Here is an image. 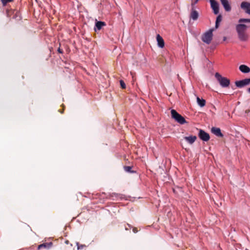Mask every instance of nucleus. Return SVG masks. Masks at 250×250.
Wrapping results in <instances>:
<instances>
[{"instance_id":"412c9836","label":"nucleus","mask_w":250,"mask_h":250,"mask_svg":"<svg viewBox=\"0 0 250 250\" xmlns=\"http://www.w3.org/2000/svg\"><path fill=\"white\" fill-rule=\"evenodd\" d=\"M242 81H243L244 84L245 85H247L249 84L250 83V79H245L242 80Z\"/></svg>"},{"instance_id":"9d476101","label":"nucleus","mask_w":250,"mask_h":250,"mask_svg":"<svg viewBox=\"0 0 250 250\" xmlns=\"http://www.w3.org/2000/svg\"><path fill=\"white\" fill-rule=\"evenodd\" d=\"M199 17L198 12L195 10V7H191V11L190 14V17L192 20L195 21L197 20Z\"/></svg>"},{"instance_id":"9b49d317","label":"nucleus","mask_w":250,"mask_h":250,"mask_svg":"<svg viewBox=\"0 0 250 250\" xmlns=\"http://www.w3.org/2000/svg\"><path fill=\"white\" fill-rule=\"evenodd\" d=\"M211 132L218 137H222L223 134L221 133V129L219 128L213 127L211 129Z\"/></svg>"},{"instance_id":"7ed1b4c3","label":"nucleus","mask_w":250,"mask_h":250,"mask_svg":"<svg viewBox=\"0 0 250 250\" xmlns=\"http://www.w3.org/2000/svg\"><path fill=\"white\" fill-rule=\"evenodd\" d=\"M171 117L176 122L180 124H184L186 123V121L185 118L179 114L175 110L172 109L171 110Z\"/></svg>"},{"instance_id":"f257e3e1","label":"nucleus","mask_w":250,"mask_h":250,"mask_svg":"<svg viewBox=\"0 0 250 250\" xmlns=\"http://www.w3.org/2000/svg\"><path fill=\"white\" fill-rule=\"evenodd\" d=\"M247 28L248 26L244 24H239L236 26L238 38L242 41H246L248 39V35L246 33Z\"/></svg>"},{"instance_id":"6e6552de","label":"nucleus","mask_w":250,"mask_h":250,"mask_svg":"<svg viewBox=\"0 0 250 250\" xmlns=\"http://www.w3.org/2000/svg\"><path fill=\"white\" fill-rule=\"evenodd\" d=\"M241 8L243 9L245 12L250 14V3L246 1H243L241 4Z\"/></svg>"},{"instance_id":"4be33fe9","label":"nucleus","mask_w":250,"mask_h":250,"mask_svg":"<svg viewBox=\"0 0 250 250\" xmlns=\"http://www.w3.org/2000/svg\"><path fill=\"white\" fill-rule=\"evenodd\" d=\"M120 83L121 87L123 89H125V87H126L125 84V83H124V82L123 80H120Z\"/></svg>"},{"instance_id":"f3484780","label":"nucleus","mask_w":250,"mask_h":250,"mask_svg":"<svg viewBox=\"0 0 250 250\" xmlns=\"http://www.w3.org/2000/svg\"><path fill=\"white\" fill-rule=\"evenodd\" d=\"M235 85L239 88H242V87H244V86H245V85L244 84V83L242 80L236 81L235 82Z\"/></svg>"},{"instance_id":"6ab92c4d","label":"nucleus","mask_w":250,"mask_h":250,"mask_svg":"<svg viewBox=\"0 0 250 250\" xmlns=\"http://www.w3.org/2000/svg\"><path fill=\"white\" fill-rule=\"evenodd\" d=\"M124 170L127 172L132 173L133 171L131 170L132 167L130 166H125L124 167Z\"/></svg>"},{"instance_id":"c756f323","label":"nucleus","mask_w":250,"mask_h":250,"mask_svg":"<svg viewBox=\"0 0 250 250\" xmlns=\"http://www.w3.org/2000/svg\"><path fill=\"white\" fill-rule=\"evenodd\" d=\"M191 1H192V0H191Z\"/></svg>"},{"instance_id":"20e7f679","label":"nucleus","mask_w":250,"mask_h":250,"mask_svg":"<svg viewBox=\"0 0 250 250\" xmlns=\"http://www.w3.org/2000/svg\"><path fill=\"white\" fill-rule=\"evenodd\" d=\"M212 29H210L208 31L205 33L202 36V40L203 42L209 44L212 39Z\"/></svg>"},{"instance_id":"393cba45","label":"nucleus","mask_w":250,"mask_h":250,"mask_svg":"<svg viewBox=\"0 0 250 250\" xmlns=\"http://www.w3.org/2000/svg\"><path fill=\"white\" fill-rule=\"evenodd\" d=\"M132 230H133V232H134V233H137L138 232V229H137V228H134Z\"/></svg>"},{"instance_id":"c85d7f7f","label":"nucleus","mask_w":250,"mask_h":250,"mask_svg":"<svg viewBox=\"0 0 250 250\" xmlns=\"http://www.w3.org/2000/svg\"><path fill=\"white\" fill-rule=\"evenodd\" d=\"M248 91L250 93V87L248 89Z\"/></svg>"},{"instance_id":"2eb2a0df","label":"nucleus","mask_w":250,"mask_h":250,"mask_svg":"<svg viewBox=\"0 0 250 250\" xmlns=\"http://www.w3.org/2000/svg\"><path fill=\"white\" fill-rule=\"evenodd\" d=\"M105 25L106 24L104 21H97L95 23V26L98 30H100L103 26Z\"/></svg>"},{"instance_id":"a211bd4d","label":"nucleus","mask_w":250,"mask_h":250,"mask_svg":"<svg viewBox=\"0 0 250 250\" xmlns=\"http://www.w3.org/2000/svg\"><path fill=\"white\" fill-rule=\"evenodd\" d=\"M222 19V16L221 15H219L217 16V17L216 18V22H215V28H217L218 27L219 24L221 21Z\"/></svg>"},{"instance_id":"ddd939ff","label":"nucleus","mask_w":250,"mask_h":250,"mask_svg":"<svg viewBox=\"0 0 250 250\" xmlns=\"http://www.w3.org/2000/svg\"><path fill=\"white\" fill-rule=\"evenodd\" d=\"M239 69L242 73H248L250 72V68L244 64L240 65Z\"/></svg>"},{"instance_id":"a878e982","label":"nucleus","mask_w":250,"mask_h":250,"mask_svg":"<svg viewBox=\"0 0 250 250\" xmlns=\"http://www.w3.org/2000/svg\"><path fill=\"white\" fill-rule=\"evenodd\" d=\"M58 51L60 53H63V51L62 49H61L60 48H59L58 49Z\"/></svg>"},{"instance_id":"dca6fc26","label":"nucleus","mask_w":250,"mask_h":250,"mask_svg":"<svg viewBox=\"0 0 250 250\" xmlns=\"http://www.w3.org/2000/svg\"><path fill=\"white\" fill-rule=\"evenodd\" d=\"M197 102L199 105L203 107L205 105L206 101L203 99H201L199 97L197 98Z\"/></svg>"},{"instance_id":"423d86ee","label":"nucleus","mask_w":250,"mask_h":250,"mask_svg":"<svg viewBox=\"0 0 250 250\" xmlns=\"http://www.w3.org/2000/svg\"><path fill=\"white\" fill-rule=\"evenodd\" d=\"M211 7L214 13L217 15L219 13V4L215 0H210Z\"/></svg>"},{"instance_id":"5701e85b","label":"nucleus","mask_w":250,"mask_h":250,"mask_svg":"<svg viewBox=\"0 0 250 250\" xmlns=\"http://www.w3.org/2000/svg\"><path fill=\"white\" fill-rule=\"evenodd\" d=\"M13 0H1L3 5H5L7 3L12 2Z\"/></svg>"},{"instance_id":"cd10ccee","label":"nucleus","mask_w":250,"mask_h":250,"mask_svg":"<svg viewBox=\"0 0 250 250\" xmlns=\"http://www.w3.org/2000/svg\"><path fill=\"white\" fill-rule=\"evenodd\" d=\"M24 226L25 227H26L27 228H29V226L28 225L26 224H24Z\"/></svg>"},{"instance_id":"39448f33","label":"nucleus","mask_w":250,"mask_h":250,"mask_svg":"<svg viewBox=\"0 0 250 250\" xmlns=\"http://www.w3.org/2000/svg\"><path fill=\"white\" fill-rule=\"evenodd\" d=\"M198 136L201 140L205 142L208 141L210 139L209 134L201 129H199Z\"/></svg>"},{"instance_id":"b1692460","label":"nucleus","mask_w":250,"mask_h":250,"mask_svg":"<svg viewBox=\"0 0 250 250\" xmlns=\"http://www.w3.org/2000/svg\"><path fill=\"white\" fill-rule=\"evenodd\" d=\"M199 0H192L191 3V7H195V5L199 1Z\"/></svg>"},{"instance_id":"f03ea898","label":"nucleus","mask_w":250,"mask_h":250,"mask_svg":"<svg viewBox=\"0 0 250 250\" xmlns=\"http://www.w3.org/2000/svg\"><path fill=\"white\" fill-rule=\"evenodd\" d=\"M215 77L222 87H227L229 86L230 81L228 78L222 77L218 72L215 73Z\"/></svg>"},{"instance_id":"f8f14e48","label":"nucleus","mask_w":250,"mask_h":250,"mask_svg":"<svg viewBox=\"0 0 250 250\" xmlns=\"http://www.w3.org/2000/svg\"><path fill=\"white\" fill-rule=\"evenodd\" d=\"M156 39L158 46L161 48H163L165 46V42L163 39L159 34H158L156 37Z\"/></svg>"},{"instance_id":"0eeeda50","label":"nucleus","mask_w":250,"mask_h":250,"mask_svg":"<svg viewBox=\"0 0 250 250\" xmlns=\"http://www.w3.org/2000/svg\"><path fill=\"white\" fill-rule=\"evenodd\" d=\"M53 246V243L52 242H46V243H43L42 244H40L38 246V250H41V249H45V250H48L49 249H50Z\"/></svg>"},{"instance_id":"1a4fd4ad","label":"nucleus","mask_w":250,"mask_h":250,"mask_svg":"<svg viewBox=\"0 0 250 250\" xmlns=\"http://www.w3.org/2000/svg\"><path fill=\"white\" fill-rule=\"evenodd\" d=\"M222 4L223 5L225 10L227 12H229L231 7L228 0H220Z\"/></svg>"},{"instance_id":"4468645a","label":"nucleus","mask_w":250,"mask_h":250,"mask_svg":"<svg viewBox=\"0 0 250 250\" xmlns=\"http://www.w3.org/2000/svg\"><path fill=\"white\" fill-rule=\"evenodd\" d=\"M184 139L189 144H192L197 139V137L196 136H189L188 137H185Z\"/></svg>"},{"instance_id":"aec40b11","label":"nucleus","mask_w":250,"mask_h":250,"mask_svg":"<svg viewBox=\"0 0 250 250\" xmlns=\"http://www.w3.org/2000/svg\"><path fill=\"white\" fill-rule=\"evenodd\" d=\"M239 22H250V19H240L239 20Z\"/></svg>"},{"instance_id":"bb28decb","label":"nucleus","mask_w":250,"mask_h":250,"mask_svg":"<svg viewBox=\"0 0 250 250\" xmlns=\"http://www.w3.org/2000/svg\"><path fill=\"white\" fill-rule=\"evenodd\" d=\"M65 243L67 245H68L69 243V242L68 240L65 241Z\"/></svg>"}]
</instances>
